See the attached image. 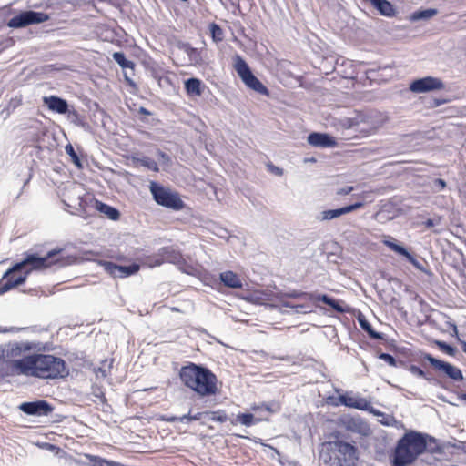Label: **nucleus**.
<instances>
[{
  "instance_id": "26",
  "label": "nucleus",
  "mask_w": 466,
  "mask_h": 466,
  "mask_svg": "<svg viewBox=\"0 0 466 466\" xmlns=\"http://www.w3.org/2000/svg\"><path fill=\"white\" fill-rule=\"evenodd\" d=\"M262 420L255 418L252 413H238L235 419L230 420L232 425H237L238 423L244 425L246 427H250L260 422Z\"/></svg>"
},
{
  "instance_id": "18",
  "label": "nucleus",
  "mask_w": 466,
  "mask_h": 466,
  "mask_svg": "<svg viewBox=\"0 0 466 466\" xmlns=\"http://www.w3.org/2000/svg\"><path fill=\"white\" fill-rule=\"evenodd\" d=\"M159 255L163 257L165 263L167 262L177 265L180 268H182V265L186 264L181 253L172 247H164L160 248Z\"/></svg>"
},
{
  "instance_id": "24",
  "label": "nucleus",
  "mask_w": 466,
  "mask_h": 466,
  "mask_svg": "<svg viewBox=\"0 0 466 466\" xmlns=\"http://www.w3.org/2000/svg\"><path fill=\"white\" fill-rule=\"evenodd\" d=\"M352 408L360 410L368 411L369 413L373 414L378 417L384 415L383 412L375 409L369 400H367L365 398H362L358 395L355 396V401L353 402Z\"/></svg>"
},
{
  "instance_id": "35",
  "label": "nucleus",
  "mask_w": 466,
  "mask_h": 466,
  "mask_svg": "<svg viewBox=\"0 0 466 466\" xmlns=\"http://www.w3.org/2000/svg\"><path fill=\"white\" fill-rule=\"evenodd\" d=\"M385 245L392 251L396 252L397 254L403 256L406 258L407 255H409L408 249L400 245V243L394 241V240H386Z\"/></svg>"
},
{
  "instance_id": "44",
  "label": "nucleus",
  "mask_w": 466,
  "mask_h": 466,
  "mask_svg": "<svg viewBox=\"0 0 466 466\" xmlns=\"http://www.w3.org/2000/svg\"><path fill=\"white\" fill-rule=\"evenodd\" d=\"M246 299L254 304H263L265 301V294L259 291L253 292L248 295Z\"/></svg>"
},
{
  "instance_id": "39",
  "label": "nucleus",
  "mask_w": 466,
  "mask_h": 466,
  "mask_svg": "<svg viewBox=\"0 0 466 466\" xmlns=\"http://www.w3.org/2000/svg\"><path fill=\"white\" fill-rule=\"evenodd\" d=\"M137 161L141 166L147 167V169H149L151 171H154V172L159 171L157 163L154 159H152L148 157H142L141 158H138Z\"/></svg>"
},
{
  "instance_id": "56",
  "label": "nucleus",
  "mask_w": 466,
  "mask_h": 466,
  "mask_svg": "<svg viewBox=\"0 0 466 466\" xmlns=\"http://www.w3.org/2000/svg\"><path fill=\"white\" fill-rule=\"evenodd\" d=\"M94 395L96 397V398H99L101 400L102 402H105L106 401V398H105V395L104 393L100 390V389H96L94 390Z\"/></svg>"
},
{
  "instance_id": "61",
  "label": "nucleus",
  "mask_w": 466,
  "mask_h": 466,
  "mask_svg": "<svg viewBox=\"0 0 466 466\" xmlns=\"http://www.w3.org/2000/svg\"><path fill=\"white\" fill-rule=\"evenodd\" d=\"M462 350L466 353V341H461Z\"/></svg>"
},
{
  "instance_id": "64",
  "label": "nucleus",
  "mask_w": 466,
  "mask_h": 466,
  "mask_svg": "<svg viewBox=\"0 0 466 466\" xmlns=\"http://www.w3.org/2000/svg\"><path fill=\"white\" fill-rule=\"evenodd\" d=\"M460 398H461V400L466 401V393H462Z\"/></svg>"
},
{
  "instance_id": "58",
  "label": "nucleus",
  "mask_w": 466,
  "mask_h": 466,
  "mask_svg": "<svg viewBox=\"0 0 466 466\" xmlns=\"http://www.w3.org/2000/svg\"><path fill=\"white\" fill-rule=\"evenodd\" d=\"M352 190H353V187L349 186V187H346L341 188V189L338 192V194H339V195H348V194H350Z\"/></svg>"
},
{
  "instance_id": "42",
  "label": "nucleus",
  "mask_w": 466,
  "mask_h": 466,
  "mask_svg": "<svg viewBox=\"0 0 466 466\" xmlns=\"http://www.w3.org/2000/svg\"><path fill=\"white\" fill-rule=\"evenodd\" d=\"M207 414H210V420L213 421L224 423L228 420V416L225 410H218L215 411L206 412Z\"/></svg>"
},
{
  "instance_id": "9",
  "label": "nucleus",
  "mask_w": 466,
  "mask_h": 466,
  "mask_svg": "<svg viewBox=\"0 0 466 466\" xmlns=\"http://www.w3.org/2000/svg\"><path fill=\"white\" fill-rule=\"evenodd\" d=\"M422 359L428 360L435 370L443 372L451 380L454 381H461L463 380L462 371L456 366L436 359L430 353H423Z\"/></svg>"
},
{
  "instance_id": "10",
  "label": "nucleus",
  "mask_w": 466,
  "mask_h": 466,
  "mask_svg": "<svg viewBox=\"0 0 466 466\" xmlns=\"http://www.w3.org/2000/svg\"><path fill=\"white\" fill-rule=\"evenodd\" d=\"M364 206V203L361 201H358L350 205H346L334 209H324L319 211L315 215V219L318 222H329L333 219H336L343 215L351 213Z\"/></svg>"
},
{
  "instance_id": "2",
  "label": "nucleus",
  "mask_w": 466,
  "mask_h": 466,
  "mask_svg": "<svg viewBox=\"0 0 466 466\" xmlns=\"http://www.w3.org/2000/svg\"><path fill=\"white\" fill-rule=\"evenodd\" d=\"M441 453L437 440L415 431L406 432L397 442L390 458L392 466H410L424 452Z\"/></svg>"
},
{
  "instance_id": "37",
  "label": "nucleus",
  "mask_w": 466,
  "mask_h": 466,
  "mask_svg": "<svg viewBox=\"0 0 466 466\" xmlns=\"http://www.w3.org/2000/svg\"><path fill=\"white\" fill-rule=\"evenodd\" d=\"M65 151L70 157L71 161L76 167H77L78 168H81L83 167L80 157H78L77 153L76 152L74 147L71 144L66 145Z\"/></svg>"
},
{
  "instance_id": "51",
  "label": "nucleus",
  "mask_w": 466,
  "mask_h": 466,
  "mask_svg": "<svg viewBox=\"0 0 466 466\" xmlns=\"http://www.w3.org/2000/svg\"><path fill=\"white\" fill-rule=\"evenodd\" d=\"M379 359L384 360L386 363H388L391 367H396L397 366L396 359L394 358L393 355H391L390 353L381 352L379 355Z\"/></svg>"
},
{
  "instance_id": "60",
  "label": "nucleus",
  "mask_w": 466,
  "mask_h": 466,
  "mask_svg": "<svg viewBox=\"0 0 466 466\" xmlns=\"http://www.w3.org/2000/svg\"><path fill=\"white\" fill-rule=\"evenodd\" d=\"M124 76H125L126 81H127L130 86H135L134 81H133V80L128 76L127 73H125V74H124Z\"/></svg>"
},
{
  "instance_id": "34",
  "label": "nucleus",
  "mask_w": 466,
  "mask_h": 466,
  "mask_svg": "<svg viewBox=\"0 0 466 466\" xmlns=\"http://www.w3.org/2000/svg\"><path fill=\"white\" fill-rule=\"evenodd\" d=\"M253 411L266 410L268 413H278L280 410V406L278 402H263L259 405H254L251 407Z\"/></svg>"
},
{
  "instance_id": "45",
  "label": "nucleus",
  "mask_w": 466,
  "mask_h": 466,
  "mask_svg": "<svg viewBox=\"0 0 466 466\" xmlns=\"http://www.w3.org/2000/svg\"><path fill=\"white\" fill-rule=\"evenodd\" d=\"M408 370L414 376L418 377V378H422L424 380H431V378L427 376V374L425 373V371L416 366V365H410L409 368H408Z\"/></svg>"
},
{
  "instance_id": "57",
  "label": "nucleus",
  "mask_w": 466,
  "mask_h": 466,
  "mask_svg": "<svg viewBox=\"0 0 466 466\" xmlns=\"http://www.w3.org/2000/svg\"><path fill=\"white\" fill-rule=\"evenodd\" d=\"M163 420L167 422H176V421L180 422V417H177V416H167V417H164Z\"/></svg>"
},
{
  "instance_id": "15",
  "label": "nucleus",
  "mask_w": 466,
  "mask_h": 466,
  "mask_svg": "<svg viewBox=\"0 0 466 466\" xmlns=\"http://www.w3.org/2000/svg\"><path fill=\"white\" fill-rule=\"evenodd\" d=\"M43 103L50 111L60 115H65L69 111L68 102L55 95L44 96Z\"/></svg>"
},
{
  "instance_id": "16",
  "label": "nucleus",
  "mask_w": 466,
  "mask_h": 466,
  "mask_svg": "<svg viewBox=\"0 0 466 466\" xmlns=\"http://www.w3.org/2000/svg\"><path fill=\"white\" fill-rule=\"evenodd\" d=\"M32 349L29 343L15 342L9 343L5 347H0V357L12 358L19 356L22 352L28 351Z\"/></svg>"
},
{
  "instance_id": "46",
  "label": "nucleus",
  "mask_w": 466,
  "mask_h": 466,
  "mask_svg": "<svg viewBox=\"0 0 466 466\" xmlns=\"http://www.w3.org/2000/svg\"><path fill=\"white\" fill-rule=\"evenodd\" d=\"M22 105V96H15L11 98L8 102L6 109L8 110V115L15 111L18 106Z\"/></svg>"
},
{
  "instance_id": "54",
  "label": "nucleus",
  "mask_w": 466,
  "mask_h": 466,
  "mask_svg": "<svg viewBox=\"0 0 466 466\" xmlns=\"http://www.w3.org/2000/svg\"><path fill=\"white\" fill-rule=\"evenodd\" d=\"M163 263H165L163 257L159 255V253L152 258V261L150 263V267H157L161 266Z\"/></svg>"
},
{
  "instance_id": "11",
  "label": "nucleus",
  "mask_w": 466,
  "mask_h": 466,
  "mask_svg": "<svg viewBox=\"0 0 466 466\" xmlns=\"http://www.w3.org/2000/svg\"><path fill=\"white\" fill-rule=\"evenodd\" d=\"M18 408L25 414L36 417L47 416L54 410V407L46 400L25 401Z\"/></svg>"
},
{
  "instance_id": "12",
  "label": "nucleus",
  "mask_w": 466,
  "mask_h": 466,
  "mask_svg": "<svg viewBox=\"0 0 466 466\" xmlns=\"http://www.w3.org/2000/svg\"><path fill=\"white\" fill-rule=\"evenodd\" d=\"M443 88L444 83L440 78L430 76L417 78L410 84V90L413 93H427Z\"/></svg>"
},
{
  "instance_id": "21",
  "label": "nucleus",
  "mask_w": 466,
  "mask_h": 466,
  "mask_svg": "<svg viewBox=\"0 0 466 466\" xmlns=\"http://www.w3.org/2000/svg\"><path fill=\"white\" fill-rule=\"evenodd\" d=\"M364 118L360 130L363 136L371 134L381 126V120L375 114L365 112Z\"/></svg>"
},
{
  "instance_id": "47",
  "label": "nucleus",
  "mask_w": 466,
  "mask_h": 466,
  "mask_svg": "<svg viewBox=\"0 0 466 466\" xmlns=\"http://www.w3.org/2000/svg\"><path fill=\"white\" fill-rule=\"evenodd\" d=\"M446 187H447V184H446L445 180L442 178L433 179L431 186L433 192L442 191Z\"/></svg>"
},
{
  "instance_id": "17",
  "label": "nucleus",
  "mask_w": 466,
  "mask_h": 466,
  "mask_svg": "<svg viewBox=\"0 0 466 466\" xmlns=\"http://www.w3.org/2000/svg\"><path fill=\"white\" fill-rule=\"evenodd\" d=\"M92 207L99 213L105 215L107 218L113 221H116L119 219L120 212L116 208L106 204L96 198L92 200Z\"/></svg>"
},
{
  "instance_id": "52",
  "label": "nucleus",
  "mask_w": 466,
  "mask_h": 466,
  "mask_svg": "<svg viewBox=\"0 0 466 466\" xmlns=\"http://www.w3.org/2000/svg\"><path fill=\"white\" fill-rule=\"evenodd\" d=\"M157 154L159 159L162 160L164 164L169 165L171 163V157L168 154L161 150H158Z\"/></svg>"
},
{
  "instance_id": "59",
  "label": "nucleus",
  "mask_w": 466,
  "mask_h": 466,
  "mask_svg": "<svg viewBox=\"0 0 466 466\" xmlns=\"http://www.w3.org/2000/svg\"><path fill=\"white\" fill-rule=\"evenodd\" d=\"M138 112L142 115L150 116L151 112L147 110L146 107L140 106Z\"/></svg>"
},
{
  "instance_id": "19",
  "label": "nucleus",
  "mask_w": 466,
  "mask_h": 466,
  "mask_svg": "<svg viewBox=\"0 0 466 466\" xmlns=\"http://www.w3.org/2000/svg\"><path fill=\"white\" fill-rule=\"evenodd\" d=\"M365 117V112H356L353 116L342 117L339 122L340 125L348 129H353L360 133L361 127Z\"/></svg>"
},
{
  "instance_id": "3",
  "label": "nucleus",
  "mask_w": 466,
  "mask_h": 466,
  "mask_svg": "<svg viewBox=\"0 0 466 466\" xmlns=\"http://www.w3.org/2000/svg\"><path fill=\"white\" fill-rule=\"evenodd\" d=\"M17 374L40 379H58L68 375L65 360L51 354L34 353L13 361Z\"/></svg>"
},
{
  "instance_id": "14",
  "label": "nucleus",
  "mask_w": 466,
  "mask_h": 466,
  "mask_svg": "<svg viewBox=\"0 0 466 466\" xmlns=\"http://www.w3.org/2000/svg\"><path fill=\"white\" fill-rule=\"evenodd\" d=\"M307 141L315 147L328 148L337 146L335 137L328 133L311 132L308 136Z\"/></svg>"
},
{
  "instance_id": "4",
  "label": "nucleus",
  "mask_w": 466,
  "mask_h": 466,
  "mask_svg": "<svg viewBox=\"0 0 466 466\" xmlns=\"http://www.w3.org/2000/svg\"><path fill=\"white\" fill-rule=\"evenodd\" d=\"M182 383L200 397H208L218 392V378L207 367L193 362L179 370Z\"/></svg>"
},
{
  "instance_id": "20",
  "label": "nucleus",
  "mask_w": 466,
  "mask_h": 466,
  "mask_svg": "<svg viewBox=\"0 0 466 466\" xmlns=\"http://www.w3.org/2000/svg\"><path fill=\"white\" fill-rule=\"evenodd\" d=\"M345 425L348 431L362 436H367L370 431L368 423L360 418H350L346 420Z\"/></svg>"
},
{
  "instance_id": "53",
  "label": "nucleus",
  "mask_w": 466,
  "mask_h": 466,
  "mask_svg": "<svg viewBox=\"0 0 466 466\" xmlns=\"http://www.w3.org/2000/svg\"><path fill=\"white\" fill-rule=\"evenodd\" d=\"M268 167V170L270 171L271 173H273L274 175L276 176H282L283 175V169L277 167V166H274L273 164H268L267 166Z\"/></svg>"
},
{
  "instance_id": "38",
  "label": "nucleus",
  "mask_w": 466,
  "mask_h": 466,
  "mask_svg": "<svg viewBox=\"0 0 466 466\" xmlns=\"http://www.w3.org/2000/svg\"><path fill=\"white\" fill-rule=\"evenodd\" d=\"M92 466H121L120 463L103 459L99 456H89Z\"/></svg>"
},
{
  "instance_id": "13",
  "label": "nucleus",
  "mask_w": 466,
  "mask_h": 466,
  "mask_svg": "<svg viewBox=\"0 0 466 466\" xmlns=\"http://www.w3.org/2000/svg\"><path fill=\"white\" fill-rule=\"evenodd\" d=\"M101 266L105 271L114 278H127L136 274L139 270V265H117L111 261H102Z\"/></svg>"
},
{
  "instance_id": "40",
  "label": "nucleus",
  "mask_w": 466,
  "mask_h": 466,
  "mask_svg": "<svg viewBox=\"0 0 466 466\" xmlns=\"http://www.w3.org/2000/svg\"><path fill=\"white\" fill-rule=\"evenodd\" d=\"M209 31L211 37L215 42H220L223 40V30L218 25H217L216 23H211L209 25Z\"/></svg>"
},
{
  "instance_id": "29",
  "label": "nucleus",
  "mask_w": 466,
  "mask_h": 466,
  "mask_svg": "<svg viewBox=\"0 0 466 466\" xmlns=\"http://www.w3.org/2000/svg\"><path fill=\"white\" fill-rule=\"evenodd\" d=\"M23 128H31L34 129V140L37 141L40 136L45 135V127L43 122L36 118H30L25 123L23 124Z\"/></svg>"
},
{
  "instance_id": "6",
  "label": "nucleus",
  "mask_w": 466,
  "mask_h": 466,
  "mask_svg": "<svg viewBox=\"0 0 466 466\" xmlns=\"http://www.w3.org/2000/svg\"><path fill=\"white\" fill-rule=\"evenodd\" d=\"M149 190L154 201L161 207L175 211L182 210L185 207V203L181 199L179 193L173 191L156 181L150 182Z\"/></svg>"
},
{
  "instance_id": "30",
  "label": "nucleus",
  "mask_w": 466,
  "mask_h": 466,
  "mask_svg": "<svg viewBox=\"0 0 466 466\" xmlns=\"http://www.w3.org/2000/svg\"><path fill=\"white\" fill-rule=\"evenodd\" d=\"M437 14V9L435 8H427V9H420L413 12L410 16V20L411 22H417L420 20H428Z\"/></svg>"
},
{
  "instance_id": "8",
  "label": "nucleus",
  "mask_w": 466,
  "mask_h": 466,
  "mask_svg": "<svg viewBox=\"0 0 466 466\" xmlns=\"http://www.w3.org/2000/svg\"><path fill=\"white\" fill-rule=\"evenodd\" d=\"M49 18V15L45 12L23 10L10 18L7 21L6 25L13 29H21L31 25L42 24L48 21Z\"/></svg>"
},
{
  "instance_id": "36",
  "label": "nucleus",
  "mask_w": 466,
  "mask_h": 466,
  "mask_svg": "<svg viewBox=\"0 0 466 466\" xmlns=\"http://www.w3.org/2000/svg\"><path fill=\"white\" fill-rule=\"evenodd\" d=\"M405 258L420 271H421L429 276L431 275V271L427 269L426 267L424 266V264H426V262L417 259L410 252L409 253V255L406 256Z\"/></svg>"
},
{
  "instance_id": "31",
  "label": "nucleus",
  "mask_w": 466,
  "mask_h": 466,
  "mask_svg": "<svg viewBox=\"0 0 466 466\" xmlns=\"http://www.w3.org/2000/svg\"><path fill=\"white\" fill-rule=\"evenodd\" d=\"M113 59L123 69H130L132 72L135 68V63L128 60L123 52H115L113 54Z\"/></svg>"
},
{
  "instance_id": "63",
  "label": "nucleus",
  "mask_w": 466,
  "mask_h": 466,
  "mask_svg": "<svg viewBox=\"0 0 466 466\" xmlns=\"http://www.w3.org/2000/svg\"><path fill=\"white\" fill-rule=\"evenodd\" d=\"M451 327H452V329L455 333L458 332V329H457V326L455 324H451Z\"/></svg>"
},
{
  "instance_id": "28",
  "label": "nucleus",
  "mask_w": 466,
  "mask_h": 466,
  "mask_svg": "<svg viewBox=\"0 0 466 466\" xmlns=\"http://www.w3.org/2000/svg\"><path fill=\"white\" fill-rule=\"evenodd\" d=\"M358 322L360 327L368 333L369 337L372 339H384V334L374 330L371 324L368 321V319L363 316L360 315L358 317Z\"/></svg>"
},
{
  "instance_id": "25",
  "label": "nucleus",
  "mask_w": 466,
  "mask_h": 466,
  "mask_svg": "<svg viewBox=\"0 0 466 466\" xmlns=\"http://www.w3.org/2000/svg\"><path fill=\"white\" fill-rule=\"evenodd\" d=\"M185 90L189 96H199L203 92V83L200 79L196 77H190L184 83Z\"/></svg>"
},
{
  "instance_id": "43",
  "label": "nucleus",
  "mask_w": 466,
  "mask_h": 466,
  "mask_svg": "<svg viewBox=\"0 0 466 466\" xmlns=\"http://www.w3.org/2000/svg\"><path fill=\"white\" fill-rule=\"evenodd\" d=\"M339 401L345 407L352 408L353 402L355 401V396L350 395V393H343L339 396Z\"/></svg>"
},
{
  "instance_id": "23",
  "label": "nucleus",
  "mask_w": 466,
  "mask_h": 466,
  "mask_svg": "<svg viewBox=\"0 0 466 466\" xmlns=\"http://www.w3.org/2000/svg\"><path fill=\"white\" fill-rule=\"evenodd\" d=\"M219 279L221 283L230 289H240L242 288V281L235 272L227 270L219 274Z\"/></svg>"
},
{
  "instance_id": "27",
  "label": "nucleus",
  "mask_w": 466,
  "mask_h": 466,
  "mask_svg": "<svg viewBox=\"0 0 466 466\" xmlns=\"http://www.w3.org/2000/svg\"><path fill=\"white\" fill-rule=\"evenodd\" d=\"M286 299H300L305 300H314V293L292 290L289 292L280 293L279 295V301L281 304L282 301H287Z\"/></svg>"
},
{
  "instance_id": "32",
  "label": "nucleus",
  "mask_w": 466,
  "mask_h": 466,
  "mask_svg": "<svg viewBox=\"0 0 466 466\" xmlns=\"http://www.w3.org/2000/svg\"><path fill=\"white\" fill-rule=\"evenodd\" d=\"M284 308H289L292 309V311L294 313H298V314H299V313L306 314V313H310L312 311L309 305L303 304V303L293 304L289 301H282L281 309H284Z\"/></svg>"
},
{
  "instance_id": "48",
  "label": "nucleus",
  "mask_w": 466,
  "mask_h": 466,
  "mask_svg": "<svg viewBox=\"0 0 466 466\" xmlns=\"http://www.w3.org/2000/svg\"><path fill=\"white\" fill-rule=\"evenodd\" d=\"M187 53L192 62H194L196 64L200 62V60H201L200 53L197 48L188 46L187 48Z\"/></svg>"
},
{
  "instance_id": "50",
  "label": "nucleus",
  "mask_w": 466,
  "mask_h": 466,
  "mask_svg": "<svg viewBox=\"0 0 466 466\" xmlns=\"http://www.w3.org/2000/svg\"><path fill=\"white\" fill-rule=\"evenodd\" d=\"M441 221H442V217L437 215V216H435L432 218L426 219L422 224L424 225V227L426 228H433L435 226L441 225Z\"/></svg>"
},
{
  "instance_id": "33",
  "label": "nucleus",
  "mask_w": 466,
  "mask_h": 466,
  "mask_svg": "<svg viewBox=\"0 0 466 466\" xmlns=\"http://www.w3.org/2000/svg\"><path fill=\"white\" fill-rule=\"evenodd\" d=\"M68 120L75 124L77 127L85 128L87 126V123L86 122L84 116L80 115L76 110L74 108L70 109L66 112Z\"/></svg>"
},
{
  "instance_id": "41",
  "label": "nucleus",
  "mask_w": 466,
  "mask_h": 466,
  "mask_svg": "<svg viewBox=\"0 0 466 466\" xmlns=\"http://www.w3.org/2000/svg\"><path fill=\"white\" fill-rule=\"evenodd\" d=\"M435 344H436V346L438 347V349L440 350H441L442 352L448 354L449 356H452L453 357V356H455V354L457 352L456 348H454L453 346L448 344L445 341L436 340Z\"/></svg>"
},
{
  "instance_id": "22",
  "label": "nucleus",
  "mask_w": 466,
  "mask_h": 466,
  "mask_svg": "<svg viewBox=\"0 0 466 466\" xmlns=\"http://www.w3.org/2000/svg\"><path fill=\"white\" fill-rule=\"evenodd\" d=\"M316 301H321L324 304L329 306L333 310H335L338 313H345L348 310L341 305V302L339 299H336L332 297H330L328 294H316L314 293V300Z\"/></svg>"
},
{
  "instance_id": "55",
  "label": "nucleus",
  "mask_w": 466,
  "mask_h": 466,
  "mask_svg": "<svg viewBox=\"0 0 466 466\" xmlns=\"http://www.w3.org/2000/svg\"><path fill=\"white\" fill-rule=\"evenodd\" d=\"M95 371H96V374L97 378L105 379L108 375L107 370L106 369H104V368H98V369L95 370Z\"/></svg>"
},
{
  "instance_id": "7",
  "label": "nucleus",
  "mask_w": 466,
  "mask_h": 466,
  "mask_svg": "<svg viewBox=\"0 0 466 466\" xmlns=\"http://www.w3.org/2000/svg\"><path fill=\"white\" fill-rule=\"evenodd\" d=\"M233 66L239 78L248 88L260 95L268 96V89L252 73L249 66L240 55L236 54L233 56Z\"/></svg>"
},
{
  "instance_id": "1",
  "label": "nucleus",
  "mask_w": 466,
  "mask_h": 466,
  "mask_svg": "<svg viewBox=\"0 0 466 466\" xmlns=\"http://www.w3.org/2000/svg\"><path fill=\"white\" fill-rule=\"evenodd\" d=\"M62 251V248H55L45 256H39L37 253H25L20 262L14 264L4 273L0 279V295L24 284L33 270L45 269L53 265L63 266L64 263L58 258Z\"/></svg>"
},
{
  "instance_id": "62",
  "label": "nucleus",
  "mask_w": 466,
  "mask_h": 466,
  "mask_svg": "<svg viewBox=\"0 0 466 466\" xmlns=\"http://www.w3.org/2000/svg\"><path fill=\"white\" fill-rule=\"evenodd\" d=\"M252 441H253L254 442H256V443H261V444H263V443H262V440H261V439H259V438H254V439H252Z\"/></svg>"
},
{
  "instance_id": "49",
  "label": "nucleus",
  "mask_w": 466,
  "mask_h": 466,
  "mask_svg": "<svg viewBox=\"0 0 466 466\" xmlns=\"http://www.w3.org/2000/svg\"><path fill=\"white\" fill-rule=\"evenodd\" d=\"M204 412H198L194 415H191L190 412L188 414H185L183 416H180V422L188 424L193 420H198L201 419Z\"/></svg>"
},
{
  "instance_id": "5",
  "label": "nucleus",
  "mask_w": 466,
  "mask_h": 466,
  "mask_svg": "<svg viewBox=\"0 0 466 466\" xmlns=\"http://www.w3.org/2000/svg\"><path fill=\"white\" fill-rule=\"evenodd\" d=\"M358 460V448L354 444L340 440L321 444L319 461L326 466H357Z\"/></svg>"
}]
</instances>
